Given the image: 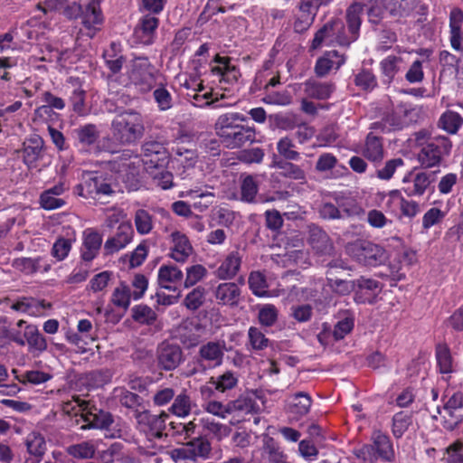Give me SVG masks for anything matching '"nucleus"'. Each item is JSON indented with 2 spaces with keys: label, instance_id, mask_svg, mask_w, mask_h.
<instances>
[{
  "label": "nucleus",
  "instance_id": "53",
  "mask_svg": "<svg viewBox=\"0 0 463 463\" xmlns=\"http://www.w3.org/2000/svg\"><path fill=\"white\" fill-rule=\"evenodd\" d=\"M201 421L203 429L212 433L218 440L228 437L232 431L229 426L215 422L209 418H203Z\"/></svg>",
  "mask_w": 463,
  "mask_h": 463
},
{
  "label": "nucleus",
  "instance_id": "61",
  "mask_svg": "<svg viewBox=\"0 0 463 463\" xmlns=\"http://www.w3.org/2000/svg\"><path fill=\"white\" fill-rule=\"evenodd\" d=\"M68 453L78 458H91L95 453V447L90 442L74 444L67 449Z\"/></svg>",
  "mask_w": 463,
  "mask_h": 463
},
{
  "label": "nucleus",
  "instance_id": "50",
  "mask_svg": "<svg viewBox=\"0 0 463 463\" xmlns=\"http://www.w3.org/2000/svg\"><path fill=\"white\" fill-rule=\"evenodd\" d=\"M70 81L76 86L70 96V102L72 105V109L77 114L83 115L86 92L80 88V86H78V79L70 78Z\"/></svg>",
  "mask_w": 463,
  "mask_h": 463
},
{
  "label": "nucleus",
  "instance_id": "8",
  "mask_svg": "<svg viewBox=\"0 0 463 463\" xmlns=\"http://www.w3.org/2000/svg\"><path fill=\"white\" fill-rule=\"evenodd\" d=\"M134 418L137 420V429L144 432L149 439H162L165 429V421L168 414H152L148 411H135Z\"/></svg>",
  "mask_w": 463,
  "mask_h": 463
},
{
  "label": "nucleus",
  "instance_id": "54",
  "mask_svg": "<svg viewBox=\"0 0 463 463\" xmlns=\"http://www.w3.org/2000/svg\"><path fill=\"white\" fill-rule=\"evenodd\" d=\"M134 222L139 234H147L153 229L152 215L144 209H138L135 213Z\"/></svg>",
  "mask_w": 463,
  "mask_h": 463
},
{
  "label": "nucleus",
  "instance_id": "51",
  "mask_svg": "<svg viewBox=\"0 0 463 463\" xmlns=\"http://www.w3.org/2000/svg\"><path fill=\"white\" fill-rule=\"evenodd\" d=\"M430 183L431 180L429 174L424 172L418 173L413 178L412 188L408 187L405 191L409 196H420L425 193Z\"/></svg>",
  "mask_w": 463,
  "mask_h": 463
},
{
  "label": "nucleus",
  "instance_id": "30",
  "mask_svg": "<svg viewBox=\"0 0 463 463\" xmlns=\"http://www.w3.org/2000/svg\"><path fill=\"white\" fill-rule=\"evenodd\" d=\"M241 264V257L240 253L232 251L216 269V276L220 279H231L238 273Z\"/></svg>",
  "mask_w": 463,
  "mask_h": 463
},
{
  "label": "nucleus",
  "instance_id": "39",
  "mask_svg": "<svg viewBox=\"0 0 463 463\" xmlns=\"http://www.w3.org/2000/svg\"><path fill=\"white\" fill-rule=\"evenodd\" d=\"M289 160L284 161L277 159L274 156V160L271 166L281 170V175L285 177L291 178L298 181H305L306 174L305 171L298 165L288 162Z\"/></svg>",
  "mask_w": 463,
  "mask_h": 463
},
{
  "label": "nucleus",
  "instance_id": "23",
  "mask_svg": "<svg viewBox=\"0 0 463 463\" xmlns=\"http://www.w3.org/2000/svg\"><path fill=\"white\" fill-rule=\"evenodd\" d=\"M463 11L458 7H454L449 13V41L451 47L456 51H461L463 53Z\"/></svg>",
  "mask_w": 463,
  "mask_h": 463
},
{
  "label": "nucleus",
  "instance_id": "38",
  "mask_svg": "<svg viewBox=\"0 0 463 463\" xmlns=\"http://www.w3.org/2000/svg\"><path fill=\"white\" fill-rule=\"evenodd\" d=\"M311 404L312 399L307 392H297L293 396L292 403L289 406V412L293 414L294 419L298 420L308 413Z\"/></svg>",
  "mask_w": 463,
  "mask_h": 463
},
{
  "label": "nucleus",
  "instance_id": "2",
  "mask_svg": "<svg viewBox=\"0 0 463 463\" xmlns=\"http://www.w3.org/2000/svg\"><path fill=\"white\" fill-rule=\"evenodd\" d=\"M110 131L116 143L134 145L145 134V118L141 112L133 109L118 110L111 122Z\"/></svg>",
  "mask_w": 463,
  "mask_h": 463
},
{
  "label": "nucleus",
  "instance_id": "25",
  "mask_svg": "<svg viewBox=\"0 0 463 463\" xmlns=\"http://www.w3.org/2000/svg\"><path fill=\"white\" fill-rule=\"evenodd\" d=\"M362 154L374 165L380 164L383 160L385 154L383 138L370 132L365 137Z\"/></svg>",
  "mask_w": 463,
  "mask_h": 463
},
{
  "label": "nucleus",
  "instance_id": "22",
  "mask_svg": "<svg viewBox=\"0 0 463 463\" xmlns=\"http://www.w3.org/2000/svg\"><path fill=\"white\" fill-rule=\"evenodd\" d=\"M159 25V19L148 14L144 15L135 30L137 37L145 45H150L155 42L156 32Z\"/></svg>",
  "mask_w": 463,
  "mask_h": 463
},
{
  "label": "nucleus",
  "instance_id": "18",
  "mask_svg": "<svg viewBox=\"0 0 463 463\" xmlns=\"http://www.w3.org/2000/svg\"><path fill=\"white\" fill-rule=\"evenodd\" d=\"M305 4V1L299 0L298 5L299 13L296 14L293 24L294 32L297 33H304L310 28L319 9L312 4Z\"/></svg>",
  "mask_w": 463,
  "mask_h": 463
},
{
  "label": "nucleus",
  "instance_id": "5",
  "mask_svg": "<svg viewBox=\"0 0 463 463\" xmlns=\"http://www.w3.org/2000/svg\"><path fill=\"white\" fill-rule=\"evenodd\" d=\"M452 143L448 137L438 136L430 138L421 146L418 160L425 168L439 165L445 156L450 154Z\"/></svg>",
  "mask_w": 463,
  "mask_h": 463
},
{
  "label": "nucleus",
  "instance_id": "35",
  "mask_svg": "<svg viewBox=\"0 0 463 463\" xmlns=\"http://www.w3.org/2000/svg\"><path fill=\"white\" fill-rule=\"evenodd\" d=\"M403 127L402 118L393 111L386 112L380 121L373 122L371 129L388 133L402 129Z\"/></svg>",
  "mask_w": 463,
  "mask_h": 463
},
{
  "label": "nucleus",
  "instance_id": "58",
  "mask_svg": "<svg viewBox=\"0 0 463 463\" xmlns=\"http://www.w3.org/2000/svg\"><path fill=\"white\" fill-rule=\"evenodd\" d=\"M249 286L252 293L259 297L267 295L268 287L265 276L260 271H252L249 276Z\"/></svg>",
  "mask_w": 463,
  "mask_h": 463
},
{
  "label": "nucleus",
  "instance_id": "56",
  "mask_svg": "<svg viewBox=\"0 0 463 463\" xmlns=\"http://www.w3.org/2000/svg\"><path fill=\"white\" fill-rule=\"evenodd\" d=\"M116 47L117 44L115 43H111V52L108 51L104 53L106 65L113 74L118 73L121 71L124 62L126 61V59L123 55H117L115 53Z\"/></svg>",
  "mask_w": 463,
  "mask_h": 463
},
{
  "label": "nucleus",
  "instance_id": "64",
  "mask_svg": "<svg viewBox=\"0 0 463 463\" xmlns=\"http://www.w3.org/2000/svg\"><path fill=\"white\" fill-rule=\"evenodd\" d=\"M207 273L206 269L200 264L191 266L186 269L184 287L190 288L200 281Z\"/></svg>",
  "mask_w": 463,
  "mask_h": 463
},
{
  "label": "nucleus",
  "instance_id": "21",
  "mask_svg": "<svg viewBox=\"0 0 463 463\" xmlns=\"http://www.w3.org/2000/svg\"><path fill=\"white\" fill-rule=\"evenodd\" d=\"M51 307V303L33 298H22L11 306L14 310L31 317L48 316L45 310Z\"/></svg>",
  "mask_w": 463,
  "mask_h": 463
},
{
  "label": "nucleus",
  "instance_id": "1",
  "mask_svg": "<svg viewBox=\"0 0 463 463\" xmlns=\"http://www.w3.org/2000/svg\"><path fill=\"white\" fill-rule=\"evenodd\" d=\"M244 120L246 118L237 112L222 114L217 118L214 128L221 142L227 148H240L245 144L253 143L256 140L254 128L238 123V121Z\"/></svg>",
  "mask_w": 463,
  "mask_h": 463
},
{
  "label": "nucleus",
  "instance_id": "15",
  "mask_svg": "<svg viewBox=\"0 0 463 463\" xmlns=\"http://www.w3.org/2000/svg\"><path fill=\"white\" fill-rule=\"evenodd\" d=\"M307 241L313 250L318 255L331 256L335 251L334 244L328 234L316 224L308 226Z\"/></svg>",
  "mask_w": 463,
  "mask_h": 463
},
{
  "label": "nucleus",
  "instance_id": "24",
  "mask_svg": "<svg viewBox=\"0 0 463 463\" xmlns=\"http://www.w3.org/2000/svg\"><path fill=\"white\" fill-rule=\"evenodd\" d=\"M373 450L377 458L386 462H392L395 459V453L392 443L388 435L383 433L381 430L373 431L372 435Z\"/></svg>",
  "mask_w": 463,
  "mask_h": 463
},
{
  "label": "nucleus",
  "instance_id": "36",
  "mask_svg": "<svg viewBox=\"0 0 463 463\" xmlns=\"http://www.w3.org/2000/svg\"><path fill=\"white\" fill-rule=\"evenodd\" d=\"M354 327L353 320H339L335 326L332 332L328 330L326 323L324 324L323 331L317 335L320 343L324 344V341L330 335L335 341L343 339Z\"/></svg>",
  "mask_w": 463,
  "mask_h": 463
},
{
  "label": "nucleus",
  "instance_id": "57",
  "mask_svg": "<svg viewBox=\"0 0 463 463\" xmlns=\"http://www.w3.org/2000/svg\"><path fill=\"white\" fill-rule=\"evenodd\" d=\"M206 290L203 287L198 286L189 292L184 300V306L191 310L198 309L205 300Z\"/></svg>",
  "mask_w": 463,
  "mask_h": 463
},
{
  "label": "nucleus",
  "instance_id": "47",
  "mask_svg": "<svg viewBox=\"0 0 463 463\" xmlns=\"http://www.w3.org/2000/svg\"><path fill=\"white\" fill-rule=\"evenodd\" d=\"M259 191V182L256 176H245L241 184V199L246 203H253Z\"/></svg>",
  "mask_w": 463,
  "mask_h": 463
},
{
  "label": "nucleus",
  "instance_id": "13",
  "mask_svg": "<svg viewBox=\"0 0 463 463\" xmlns=\"http://www.w3.org/2000/svg\"><path fill=\"white\" fill-rule=\"evenodd\" d=\"M134 237V229L129 222H121L113 234L105 241L106 255H110L127 247Z\"/></svg>",
  "mask_w": 463,
  "mask_h": 463
},
{
  "label": "nucleus",
  "instance_id": "19",
  "mask_svg": "<svg viewBox=\"0 0 463 463\" xmlns=\"http://www.w3.org/2000/svg\"><path fill=\"white\" fill-rule=\"evenodd\" d=\"M102 244V236L94 229L89 228L83 232V243L81 248V259L90 262L99 254Z\"/></svg>",
  "mask_w": 463,
  "mask_h": 463
},
{
  "label": "nucleus",
  "instance_id": "46",
  "mask_svg": "<svg viewBox=\"0 0 463 463\" xmlns=\"http://www.w3.org/2000/svg\"><path fill=\"white\" fill-rule=\"evenodd\" d=\"M25 445L28 453L35 457H43L46 451L45 439L39 432L33 431L29 433L25 439Z\"/></svg>",
  "mask_w": 463,
  "mask_h": 463
},
{
  "label": "nucleus",
  "instance_id": "34",
  "mask_svg": "<svg viewBox=\"0 0 463 463\" xmlns=\"http://www.w3.org/2000/svg\"><path fill=\"white\" fill-rule=\"evenodd\" d=\"M435 356L440 373L449 375L454 372V362L449 346L446 344L436 345Z\"/></svg>",
  "mask_w": 463,
  "mask_h": 463
},
{
  "label": "nucleus",
  "instance_id": "10",
  "mask_svg": "<svg viewBox=\"0 0 463 463\" xmlns=\"http://www.w3.org/2000/svg\"><path fill=\"white\" fill-rule=\"evenodd\" d=\"M141 156L147 170L165 166L170 157L165 144L155 139L146 140L142 144Z\"/></svg>",
  "mask_w": 463,
  "mask_h": 463
},
{
  "label": "nucleus",
  "instance_id": "26",
  "mask_svg": "<svg viewBox=\"0 0 463 463\" xmlns=\"http://www.w3.org/2000/svg\"><path fill=\"white\" fill-rule=\"evenodd\" d=\"M259 406L252 395L241 394L237 399L228 402L229 414L244 418L246 415L257 412Z\"/></svg>",
  "mask_w": 463,
  "mask_h": 463
},
{
  "label": "nucleus",
  "instance_id": "33",
  "mask_svg": "<svg viewBox=\"0 0 463 463\" xmlns=\"http://www.w3.org/2000/svg\"><path fill=\"white\" fill-rule=\"evenodd\" d=\"M73 136L79 144L85 147L94 145L100 137V131L95 124H86L73 130Z\"/></svg>",
  "mask_w": 463,
  "mask_h": 463
},
{
  "label": "nucleus",
  "instance_id": "27",
  "mask_svg": "<svg viewBox=\"0 0 463 463\" xmlns=\"http://www.w3.org/2000/svg\"><path fill=\"white\" fill-rule=\"evenodd\" d=\"M345 63V58L337 51L326 52L318 58L315 65V73L317 77L326 76L332 69L338 70Z\"/></svg>",
  "mask_w": 463,
  "mask_h": 463
},
{
  "label": "nucleus",
  "instance_id": "4",
  "mask_svg": "<svg viewBox=\"0 0 463 463\" xmlns=\"http://www.w3.org/2000/svg\"><path fill=\"white\" fill-rule=\"evenodd\" d=\"M63 411L66 413H74L77 415L81 412L83 421L86 423L81 429H108L113 423V416L101 410H98L90 405V402L80 398H73L63 405Z\"/></svg>",
  "mask_w": 463,
  "mask_h": 463
},
{
  "label": "nucleus",
  "instance_id": "48",
  "mask_svg": "<svg viewBox=\"0 0 463 463\" xmlns=\"http://www.w3.org/2000/svg\"><path fill=\"white\" fill-rule=\"evenodd\" d=\"M131 297L129 287L125 282H120L112 293L111 302L115 307L126 310L129 307Z\"/></svg>",
  "mask_w": 463,
  "mask_h": 463
},
{
  "label": "nucleus",
  "instance_id": "9",
  "mask_svg": "<svg viewBox=\"0 0 463 463\" xmlns=\"http://www.w3.org/2000/svg\"><path fill=\"white\" fill-rule=\"evenodd\" d=\"M360 7L351 5L345 11L346 26L342 21V29L335 30V43L341 46H349L355 42L360 35L362 17L359 16Z\"/></svg>",
  "mask_w": 463,
  "mask_h": 463
},
{
  "label": "nucleus",
  "instance_id": "12",
  "mask_svg": "<svg viewBox=\"0 0 463 463\" xmlns=\"http://www.w3.org/2000/svg\"><path fill=\"white\" fill-rule=\"evenodd\" d=\"M205 326L198 320H183L172 332V337L179 340L187 347L195 346L205 335Z\"/></svg>",
  "mask_w": 463,
  "mask_h": 463
},
{
  "label": "nucleus",
  "instance_id": "16",
  "mask_svg": "<svg viewBox=\"0 0 463 463\" xmlns=\"http://www.w3.org/2000/svg\"><path fill=\"white\" fill-rule=\"evenodd\" d=\"M382 291L381 283L373 279L364 276L355 279V300L360 303H373L376 296Z\"/></svg>",
  "mask_w": 463,
  "mask_h": 463
},
{
  "label": "nucleus",
  "instance_id": "43",
  "mask_svg": "<svg viewBox=\"0 0 463 463\" xmlns=\"http://www.w3.org/2000/svg\"><path fill=\"white\" fill-rule=\"evenodd\" d=\"M326 279L328 287L335 293L340 295H348L351 292H354L355 289V279L347 280L335 277L334 272L326 271Z\"/></svg>",
  "mask_w": 463,
  "mask_h": 463
},
{
  "label": "nucleus",
  "instance_id": "3",
  "mask_svg": "<svg viewBox=\"0 0 463 463\" xmlns=\"http://www.w3.org/2000/svg\"><path fill=\"white\" fill-rule=\"evenodd\" d=\"M5 341H13L19 345L27 344L31 352L42 353L47 348L44 336L35 326L27 324L25 320H18L14 327L0 328V344Z\"/></svg>",
  "mask_w": 463,
  "mask_h": 463
},
{
  "label": "nucleus",
  "instance_id": "20",
  "mask_svg": "<svg viewBox=\"0 0 463 463\" xmlns=\"http://www.w3.org/2000/svg\"><path fill=\"white\" fill-rule=\"evenodd\" d=\"M238 383L237 375L232 371H226L217 377H211L206 385L201 387L203 396H210L213 388L220 392L233 389Z\"/></svg>",
  "mask_w": 463,
  "mask_h": 463
},
{
  "label": "nucleus",
  "instance_id": "37",
  "mask_svg": "<svg viewBox=\"0 0 463 463\" xmlns=\"http://www.w3.org/2000/svg\"><path fill=\"white\" fill-rule=\"evenodd\" d=\"M402 61L401 56L389 55L380 62L383 83L390 84L393 80L395 75L400 71Z\"/></svg>",
  "mask_w": 463,
  "mask_h": 463
},
{
  "label": "nucleus",
  "instance_id": "49",
  "mask_svg": "<svg viewBox=\"0 0 463 463\" xmlns=\"http://www.w3.org/2000/svg\"><path fill=\"white\" fill-rule=\"evenodd\" d=\"M113 373L110 369L102 368L93 370L86 374V380L90 386L99 388L110 382Z\"/></svg>",
  "mask_w": 463,
  "mask_h": 463
},
{
  "label": "nucleus",
  "instance_id": "11",
  "mask_svg": "<svg viewBox=\"0 0 463 463\" xmlns=\"http://www.w3.org/2000/svg\"><path fill=\"white\" fill-rule=\"evenodd\" d=\"M132 83L139 87L142 92H148L154 87L156 78L154 67L146 57H137L133 61L129 71Z\"/></svg>",
  "mask_w": 463,
  "mask_h": 463
},
{
  "label": "nucleus",
  "instance_id": "6",
  "mask_svg": "<svg viewBox=\"0 0 463 463\" xmlns=\"http://www.w3.org/2000/svg\"><path fill=\"white\" fill-rule=\"evenodd\" d=\"M347 253L365 266H378L388 259L387 251L380 245L368 241H356L346 246Z\"/></svg>",
  "mask_w": 463,
  "mask_h": 463
},
{
  "label": "nucleus",
  "instance_id": "29",
  "mask_svg": "<svg viewBox=\"0 0 463 463\" xmlns=\"http://www.w3.org/2000/svg\"><path fill=\"white\" fill-rule=\"evenodd\" d=\"M342 21L340 19H334L326 23L316 33L312 41L311 47L313 49L319 48L322 43L327 44L335 43V30L342 29Z\"/></svg>",
  "mask_w": 463,
  "mask_h": 463
},
{
  "label": "nucleus",
  "instance_id": "52",
  "mask_svg": "<svg viewBox=\"0 0 463 463\" xmlns=\"http://www.w3.org/2000/svg\"><path fill=\"white\" fill-rule=\"evenodd\" d=\"M296 146L288 137H282L277 144L279 154L287 160L296 161L300 157V154L295 149Z\"/></svg>",
  "mask_w": 463,
  "mask_h": 463
},
{
  "label": "nucleus",
  "instance_id": "14",
  "mask_svg": "<svg viewBox=\"0 0 463 463\" xmlns=\"http://www.w3.org/2000/svg\"><path fill=\"white\" fill-rule=\"evenodd\" d=\"M223 349L219 343L209 342L203 345L199 350L200 360L194 371H205L222 363Z\"/></svg>",
  "mask_w": 463,
  "mask_h": 463
},
{
  "label": "nucleus",
  "instance_id": "17",
  "mask_svg": "<svg viewBox=\"0 0 463 463\" xmlns=\"http://www.w3.org/2000/svg\"><path fill=\"white\" fill-rule=\"evenodd\" d=\"M159 365L167 371L175 369L183 360V352L177 345L166 342L161 344L157 351Z\"/></svg>",
  "mask_w": 463,
  "mask_h": 463
},
{
  "label": "nucleus",
  "instance_id": "28",
  "mask_svg": "<svg viewBox=\"0 0 463 463\" xmlns=\"http://www.w3.org/2000/svg\"><path fill=\"white\" fill-rule=\"evenodd\" d=\"M304 92L310 98L319 100L328 99L335 90V85L333 82H323L309 79L304 82Z\"/></svg>",
  "mask_w": 463,
  "mask_h": 463
},
{
  "label": "nucleus",
  "instance_id": "45",
  "mask_svg": "<svg viewBox=\"0 0 463 463\" xmlns=\"http://www.w3.org/2000/svg\"><path fill=\"white\" fill-rule=\"evenodd\" d=\"M193 455L198 459H207L212 451L210 441L203 437H198L191 439L185 445Z\"/></svg>",
  "mask_w": 463,
  "mask_h": 463
},
{
  "label": "nucleus",
  "instance_id": "31",
  "mask_svg": "<svg viewBox=\"0 0 463 463\" xmlns=\"http://www.w3.org/2000/svg\"><path fill=\"white\" fill-rule=\"evenodd\" d=\"M104 17L100 9V0H90L82 11V24L87 29H96V25L103 23Z\"/></svg>",
  "mask_w": 463,
  "mask_h": 463
},
{
  "label": "nucleus",
  "instance_id": "62",
  "mask_svg": "<svg viewBox=\"0 0 463 463\" xmlns=\"http://www.w3.org/2000/svg\"><path fill=\"white\" fill-rule=\"evenodd\" d=\"M153 96L158 106L159 110L165 111L172 108V95L164 86H160L157 89H156L154 90Z\"/></svg>",
  "mask_w": 463,
  "mask_h": 463
},
{
  "label": "nucleus",
  "instance_id": "7",
  "mask_svg": "<svg viewBox=\"0 0 463 463\" xmlns=\"http://www.w3.org/2000/svg\"><path fill=\"white\" fill-rule=\"evenodd\" d=\"M21 152L23 163L29 170L38 167L41 170L50 164L44 140L37 134H32L24 140Z\"/></svg>",
  "mask_w": 463,
  "mask_h": 463
},
{
  "label": "nucleus",
  "instance_id": "55",
  "mask_svg": "<svg viewBox=\"0 0 463 463\" xmlns=\"http://www.w3.org/2000/svg\"><path fill=\"white\" fill-rule=\"evenodd\" d=\"M404 160L401 157L387 160L382 168L376 170V176L381 180L388 181L399 168L404 166Z\"/></svg>",
  "mask_w": 463,
  "mask_h": 463
},
{
  "label": "nucleus",
  "instance_id": "41",
  "mask_svg": "<svg viewBox=\"0 0 463 463\" xmlns=\"http://www.w3.org/2000/svg\"><path fill=\"white\" fill-rule=\"evenodd\" d=\"M192 407L193 402L191 397L187 394L186 391L184 390L175 396L169 411L177 417L184 418L190 414Z\"/></svg>",
  "mask_w": 463,
  "mask_h": 463
},
{
  "label": "nucleus",
  "instance_id": "32",
  "mask_svg": "<svg viewBox=\"0 0 463 463\" xmlns=\"http://www.w3.org/2000/svg\"><path fill=\"white\" fill-rule=\"evenodd\" d=\"M241 290L237 284L232 282H225L220 284L215 290V297L219 303L223 305H237Z\"/></svg>",
  "mask_w": 463,
  "mask_h": 463
},
{
  "label": "nucleus",
  "instance_id": "59",
  "mask_svg": "<svg viewBox=\"0 0 463 463\" xmlns=\"http://www.w3.org/2000/svg\"><path fill=\"white\" fill-rule=\"evenodd\" d=\"M354 84L363 90H372L377 86V80L375 75L366 69L361 70L354 76Z\"/></svg>",
  "mask_w": 463,
  "mask_h": 463
},
{
  "label": "nucleus",
  "instance_id": "40",
  "mask_svg": "<svg viewBox=\"0 0 463 463\" xmlns=\"http://www.w3.org/2000/svg\"><path fill=\"white\" fill-rule=\"evenodd\" d=\"M183 279V272L175 265H163L158 270V283L166 289L171 290L172 287L166 283H177Z\"/></svg>",
  "mask_w": 463,
  "mask_h": 463
},
{
  "label": "nucleus",
  "instance_id": "63",
  "mask_svg": "<svg viewBox=\"0 0 463 463\" xmlns=\"http://www.w3.org/2000/svg\"><path fill=\"white\" fill-rule=\"evenodd\" d=\"M338 207L341 211L343 218L361 216L364 213V210L353 199L345 201H337Z\"/></svg>",
  "mask_w": 463,
  "mask_h": 463
},
{
  "label": "nucleus",
  "instance_id": "42",
  "mask_svg": "<svg viewBox=\"0 0 463 463\" xmlns=\"http://www.w3.org/2000/svg\"><path fill=\"white\" fill-rule=\"evenodd\" d=\"M412 425V413L399 411L392 417V432L394 438L401 439Z\"/></svg>",
  "mask_w": 463,
  "mask_h": 463
},
{
  "label": "nucleus",
  "instance_id": "44",
  "mask_svg": "<svg viewBox=\"0 0 463 463\" xmlns=\"http://www.w3.org/2000/svg\"><path fill=\"white\" fill-rule=\"evenodd\" d=\"M463 123L462 117L455 111L444 112L439 120V127L449 134H456Z\"/></svg>",
  "mask_w": 463,
  "mask_h": 463
},
{
  "label": "nucleus",
  "instance_id": "60",
  "mask_svg": "<svg viewBox=\"0 0 463 463\" xmlns=\"http://www.w3.org/2000/svg\"><path fill=\"white\" fill-rule=\"evenodd\" d=\"M52 378V375L38 370L27 371L21 376H16V380L23 384H41L46 383Z\"/></svg>",
  "mask_w": 463,
  "mask_h": 463
}]
</instances>
